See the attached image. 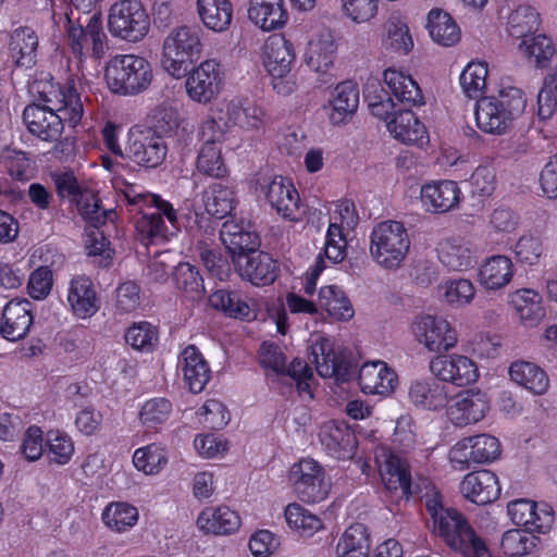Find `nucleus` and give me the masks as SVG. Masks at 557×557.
<instances>
[{"label":"nucleus","mask_w":557,"mask_h":557,"mask_svg":"<svg viewBox=\"0 0 557 557\" xmlns=\"http://www.w3.org/2000/svg\"><path fill=\"white\" fill-rule=\"evenodd\" d=\"M33 90L44 104H30L24 109L23 120L28 131L46 141L57 140L67 124L75 127L82 120L84 108L77 91L52 82H37Z\"/></svg>","instance_id":"obj_1"},{"label":"nucleus","mask_w":557,"mask_h":557,"mask_svg":"<svg viewBox=\"0 0 557 557\" xmlns=\"http://www.w3.org/2000/svg\"><path fill=\"white\" fill-rule=\"evenodd\" d=\"M114 187L121 205H126L131 212L141 213L135 228L144 246L165 243L180 230L177 212L169 201L146 193L138 185L116 182Z\"/></svg>","instance_id":"obj_2"},{"label":"nucleus","mask_w":557,"mask_h":557,"mask_svg":"<svg viewBox=\"0 0 557 557\" xmlns=\"http://www.w3.org/2000/svg\"><path fill=\"white\" fill-rule=\"evenodd\" d=\"M417 493L433 520L434 532L447 545L466 557H491L483 541L475 535L460 512L444 508L440 493L429 479L417 484Z\"/></svg>","instance_id":"obj_3"},{"label":"nucleus","mask_w":557,"mask_h":557,"mask_svg":"<svg viewBox=\"0 0 557 557\" xmlns=\"http://www.w3.org/2000/svg\"><path fill=\"white\" fill-rule=\"evenodd\" d=\"M527 99L521 89L506 87L497 95L481 97L475 104L474 117L478 128L488 135L508 133L516 119L524 111Z\"/></svg>","instance_id":"obj_4"},{"label":"nucleus","mask_w":557,"mask_h":557,"mask_svg":"<svg viewBox=\"0 0 557 557\" xmlns=\"http://www.w3.org/2000/svg\"><path fill=\"white\" fill-rule=\"evenodd\" d=\"M109 89L120 96H137L149 89L153 82L150 62L137 54H116L104 69Z\"/></svg>","instance_id":"obj_5"},{"label":"nucleus","mask_w":557,"mask_h":557,"mask_svg":"<svg viewBox=\"0 0 557 557\" xmlns=\"http://www.w3.org/2000/svg\"><path fill=\"white\" fill-rule=\"evenodd\" d=\"M409 248V233L399 221L380 222L370 234V256L384 269L396 270L400 268Z\"/></svg>","instance_id":"obj_6"},{"label":"nucleus","mask_w":557,"mask_h":557,"mask_svg":"<svg viewBox=\"0 0 557 557\" xmlns=\"http://www.w3.org/2000/svg\"><path fill=\"white\" fill-rule=\"evenodd\" d=\"M110 34L127 42H138L150 29L149 15L139 0H119L108 15Z\"/></svg>","instance_id":"obj_7"},{"label":"nucleus","mask_w":557,"mask_h":557,"mask_svg":"<svg viewBox=\"0 0 557 557\" xmlns=\"http://www.w3.org/2000/svg\"><path fill=\"white\" fill-rule=\"evenodd\" d=\"M288 481L296 496L311 504L326 499L332 487L325 469L311 458L294 463L289 469Z\"/></svg>","instance_id":"obj_8"},{"label":"nucleus","mask_w":557,"mask_h":557,"mask_svg":"<svg viewBox=\"0 0 557 557\" xmlns=\"http://www.w3.org/2000/svg\"><path fill=\"white\" fill-rule=\"evenodd\" d=\"M292 42L283 36H272L264 45L263 63L272 77L273 89L282 96H288L297 88L294 75L290 74L295 62Z\"/></svg>","instance_id":"obj_9"},{"label":"nucleus","mask_w":557,"mask_h":557,"mask_svg":"<svg viewBox=\"0 0 557 557\" xmlns=\"http://www.w3.org/2000/svg\"><path fill=\"white\" fill-rule=\"evenodd\" d=\"M200 32L182 26L172 30L163 42L162 67L174 77L186 72V64L201 51Z\"/></svg>","instance_id":"obj_10"},{"label":"nucleus","mask_w":557,"mask_h":557,"mask_svg":"<svg viewBox=\"0 0 557 557\" xmlns=\"http://www.w3.org/2000/svg\"><path fill=\"white\" fill-rule=\"evenodd\" d=\"M411 333L416 341L430 352H445L458 343L456 329L440 315L419 314L411 323Z\"/></svg>","instance_id":"obj_11"},{"label":"nucleus","mask_w":557,"mask_h":557,"mask_svg":"<svg viewBox=\"0 0 557 557\" xmlns=\"http://www.w3.org/2000/svg\"><path fill=\"white\" fill-rule=\"evenodd\" d=\"M373 454L381 480L388 491H399L400 497L406 498L417 493V485L413 490L409 467L404 458L383 445L376 446ZM423 479L420 478L416 484L421 483Z\"/></svg>","instance_id":"obj_12"},{"label":"nucleus","mask_w":557,"mask_h":557,"mask_svg":"<svg viewBox=\"0 0 557 557\" xmlns=\"http://www.w3.org/2000/svg\"><path fill=\"white\" fill-rule=\"evenodd\" d=\"M224 84V72L214 60L201 62L187 75L185 87L188 97L198 103H209L218 97Z\"/></svg>","instance_id":"obj_13"},{"label":"nucleus","mask_w":557,"mask_h":557,"mask_svg":"<svg viewBox=\"0 0 557 557\" xmlns=\"http://www.w3.org/2000/svg\"><path fill=\"white\" fill-rule=\"evenodd\" d=\"M490 409L488 398L479 389H466L448 398L446 417L455 425L465 428L484 419Z\"/></svg>","instance_id":"obj_14"},{"label":"nucleus","mask_w":557,"mask_h":557,"mask_svg":"<svg viewBox=\"0 0 557 557\" xmlns=\"http://www.w3.org/2000/svg\"><path fill=\"white\" fill-rule=\"evenodd\" d=\"M74 18V10L72 9L70 13H66L67 38L72 51L76 55L82 57L91 46L95 57H102L106 34L102 32L99 20L96 15L86 16V25L84 26L81 17H76L78 21L77 25L73 22Z\"/></svg>","instance_id":"obj_15"},{"label":"nucleus","mask_w":557,"mask_h":557,"mask_svg":"<svg viewBox=\"0 0 557 557\" xmlns=\"http://www.w3.org/2000/svg\"><path fill=\"white\" fill-rule=\"evenodd\" d=\"M431 373L442 382L466 386L476 382L479 369L475 362L465 355H441L430 362Z\"/></svg>","instance_id":"obj_16"},{"label":"nucleus","mask_w":557,"mask_h":557,"mask_svg":"<svg viewBox=\"0 0 557 557\" xmlns=\"http://www.w3.org/2000/svg\"><path fill=\"white\" fill-rule=\"evenodd\" d=\"M309 358L322 377L346 382L354 373L350 363L334 350L333 342L330 338L319 337L310 347Z\"/></svg>","instance_id":"obj_17"},{"label":"nucleus","mask_w":557,"mask_h":557,"mask_svg":"<svg viewBox=\"0 0 557 557\" xmlns=\"http://www.w3.org/2000/svg\"><path fill=\"white\" fill-rule=\"evenodd\" d=\"M164 140L151 132L131 133L126 154L135 163L146 168H157L166 157Z\"/></svg>","instance_id":"obj_18"},{"label":"nucleus","mask_w":557,"mask_h":557,"mask_svg":"<svg viewBox=\"0 0 557 557\" xmlns=\"http://www.w3.org/2000/svg\"><path fill=\"white\" fill-rule=\"evenodd\" d=\"M234 263L239 275L255 286L271 285L278 274L277 261L267 252L244 253Z\"/></svg>","instance_id":"obj_19"},{"label":"nucleus","mask_w":557,"mask_h":557,"mask_svg":"<svg viewBox=\"0 0 557 557\" xmlns=\"http://www.w3.org/2000/svg\"><path fill=\"white\" fill-rule=\"evenodd\" d=\"M511 521L524 527L530 532L546 533L553 525L554 513L545 505L529 499H516L507 506Z\"/></svg>","instance_id":"obj_20"},{"label":"nucleus","mask_w":557,"mask_h":557,"mask_svg":"<svg viewBox=\"0 0 557 557\" xmlns=\"http://www.w3.org/2000/svg\"><path fill=\"white\" fill-rule=\"evenodd\" d=\"M264 196L271 208L283 219H299V195L288 178L274 176L264 187Z\"/></svg>","instance_id":"obj_21"},{"label":"nucleus","mask_w":557,"mask_h":557,"mask_svg":"<svg viewBox=\"0 0 557 557\" xmlns=\"http://www.w3.org/2000/svg\"><path fill=\"white\" fill-rule=\"evenodd\" d=\"M33 321L32 302L27 299H12L3 308L0 333L8 341H20L27 335Z\"/></svg>","instance_id":"obj_22"},{"label":"nucleus","mask_w":557,"mask_h":557,"mask_svg":"<svg viewBox=\"0 0 557 557\" xmlns=\"http://www.w3.org/2000/svg\"><path fill=\"white\" fill-rule=\"evenodd\" d=\"M358 383L364 394L388 396L397 386V374L383 361H370L361 366Z\"/></svg>","instance_id":"obj_23"},{"label":"nucleus","mask_w":557,"mask_h":557,"mask_svg":"<svg viewBox=\"0 0 557 557\" xmlns=\"http://www.w3.org/2000/svg\"><path fill=\"white\" fill-rule=\"evenodd\" d=\"M220 239L234 260L257 250L260 245L259 235L248 222L233 219L222 224Z\"/></svg>","instance_id":"obj_24"},{"label":"nucleus","mask_w":557,"mask_h":557,"mask_svg":"<svg viewBox=\"0 0 557 557\" xmlns=\"http://www.w3.org/2000/svg\"><path fill=\"white\" fill-rule=\"evenodd\" d=\"M319 440L325 451L336 459H348L355 453L356 436L344 422L332 420L323 423Z\"/></svg>","instance_id":"obj_25"},{"label":"nucleus","mask_w":557,"mask_h":557,"mask_svg":"<svg viewBox=\"0 0 557 557\" xmlns=\"http://www.w3.org/2000/svg\"><path fill=\"white\" fill-rule=\"evenodd\" d=\"M462 495L476 505H486L500 495L497 475L490 470H480L467 474L460 483Z\"/></svg>","instance_id":"obj_26"},{"label":"nucleus","mask_w":557,"mask_h":557,"mask_svg":"<svg viewBox=\"0 0 557 557\" xmlns=\"http://www.w3.org/2000/svg\"><path fill=\"white\" fill-rule=\"evenodd\" d=\"M66 299L73 313L81 319L92 317L100 308L95 285L86 275H76L70 281Z\"/></svg>","instance_id":"obj_27"},{"label":"nucleus","mask_w":557,"mask_h":557,"mask_svg":"<svg viewBox=\"0 0 557 557\" xmlns=\"http://www.w3.org/2000/svg\"><path fill=\"white\" fill-rule=\"evenodd\" d=\"M437 258L448 271H467L476 262L470 243L461 237H447L437 244Z\"/></svg>","instance_id":"obj_28"},{"label":"nucleus","mask_w":557,"mask_h":557,"mask_svg":"<svg viewBox=\"0 0 557 557\" xmlns=\"http://www.w3.org/2000/svg\"><path fill=\"white\" fill-rule=\"evenodd\" d=\"M178 370L190 392L200 393L210 379V368L195 345H188L178 357Z\"/></svg>","instance_id":"obj_29"},{"label":"nucleus","mask_w":557,"mask_h":557,"mask_svg":"<svg viewBox=\"0 0 557 557\" xmlns=\"http://www.w3.org/2000/svg\"><path fill=\"white\" fill-rule=\"evenodd\" d=\"M460 188L454 181L432 182L421 188L422 205L434 213L454 209L460 200Z\"/></svg>","instance_id":"obj_30"},{"label":"nucleus","mask_w":557,"mask_h":557,"mask_svg":"<svg viewBox=\"0 0 557 557\" xmlns=\"http://www.w3.org/2000/svg\"><path fill=\"white\" fill-rule=\"evenodd\" d=\"M336 51L337 45L332 32L322 30L309 40L305 62L312 71L324 73L333 65Z\"/></svg>","instance_id":"obj_31"},{"label":"nucleus","mask_w":557,"mask_h":557,"mask_svg":"<svg viewBox=\"0 0 557 557\" xmlns=\"http://www.w3.org/2000/svg\"><path fill=\"white\" fill-rule=\"evenodd\" d=\"M387 131L406 145L423 146L429 138L424 125L408 109H398V113L387 121Z\"/></svg>","instance_id":"obj_32"},{"label":"nucleus","mask_w":557,"mask_h":557,"mask_svg":"<svg viewBox=\"0 0 557 557\" xmlns=\"http://www.w3.org/2000/svg\"><path fill=\"white\" fill-rule=\"evenodd\" d=\"M413 39L407 22L400 16H391L383 26L381 49L386 54L408 55L413 49Z\"/></svg>","instance_id":"obj_33"},{"label":"nucleus","mask_w":557,"mask_h":557,"mask_svg":"<svg viewBox=\"0 0 557 557\" xmlns=\"http://www.w3.org/2000/svg\"><path fill=\"white\" fill-rule=\"evenodd\" d=\"M249 20L264 32L281 28L288 18L284 0H251L248 9Z\"/></svg>","instance_id":"obj_34"},{"label":"nucleus","mask_w":557,"mask_h":557,"mask_svg":"<svg viewBox=\"0 0 557 557\" xmlns=\"http://www.w3.org/2000/svg\"><path fill=\"white\" fill-rule=\"evenodd\" d=\"M197 525L207 533L225 535L239 529L240 518L227 506L207 507L198 516Z\"/></svg>","instance_id":"obj_35"},{"label":"nucleus","mask_w":557,"mask_h":557,"mask_svg":"<svg viewBox=\"0 0 557 557\" xmlns=\"http://www.w3.org/2000/svg\"><path fill=\"white\" fill-rule=\"evenodd\" d=\"M509 376L512 382L533 395H544L549 388V379L546 372L530 361L512 362L509 367Z\"/></svg>","instance_id":"obj_36"},{"label":"nucleus","mask_w":557,"mask_h":557,"mask_svg":"<svg viewBox=\"0 0 557 557\" xmlns=\"http://www.w3.org/2000/svg\"><path fill=\"white\" fill-rule=\"evenodd\" d=\"M513 276V263L504 255L487 258L479 268V283L486 289L497 290L507 286Z\"/></svg>","instance_id":"obj_37"},{"label":"nucleus","mask_w":557,"mask_h":557,"mask_svg":"<svg viewBox=\"0 0 557 557\" xmlns=\"http://www.w3.org/2000/svg\"><path fill=\"white\" fill-rule=\"evenodd\" d=\"M384 83L391 94L407 107L423 104V95L411 75L395 69H387L383 73Z\"/></svg>","instance_id":"obj_38"},{"label":"nucleus","mask_w":557,"mask_h":557,"mask_svg":"<svg viewBox=\"0 0 557 557\" xmlns=\"http://www.w3.org/2000/svg\"><path fill=\"white\" fill-rule=\"evenodd\" d=\"M359 104L357 86L349 81L338 84L330 99V120L332 124L346 123L356 112Z\"/></svg>","instance_id":"obj_39"},{"label":"nucleus","mask_w":557,"mask_h":557,"mask_svg":"<svg viewBox=\"0 0 557 557\" xmlns=\"http://www.w3.org/2000/svg\"><path fill=\"white\" fill-rule=\"evenodd\" d=\"M212 307L235 319L250 320L257 315L258 304L244 299L237 292L220 289L210 296Z\"/></svg>","instance_id":"obj_40"},{"label":"nucleus","mask_w":557,"mask_h":557,"mask_svg":"<svg viewBox=\"0 0 557 557\" xmlns=\"http://www.w3.org/2000/svg\"><path fill=\"white\" fill-rule=\"evenodd\" d=\"M197 12L207 28L222 33L232 23L233 5L230 0H197Z\"/></svg>","instance_id":"obj_41"},{"label":"nucleus","mask_w":557,"mask_h":557,"mask_svg":"<svg viewBox=\"0 0 557 557\" xmlns=\"http://www.w3.org/2000/svg\"><path fill=\"white\" fill-rule=\"evenodd\" d=\"M508 299L524 324L534 325L545 315L542 296L534 289H517L508 295Z\"/></svg>","instance_id":"obj_42"},{"label":"nucleus","mask_w":557,"mask_h":557,"mask_svg":"<svg viewBox=\"0 0 557 557\" xmlns=\"http://www.w3.org/2000/svg\"><path fill=\"white\" fill-rule=\"evenodd\" d=\"M433 41L444 47H451L460 40L461 32L454 18L441 9H432L426 24Z\"/></svg>","instance_id":"obj_43"},{"label":"nucleus","mask_w":557,"mask_h":557,"mask_svg":"<svg viewBox=\"0 0 557 557\" xmlns=\"http://www.w3.org/2000/svg\"><path fill=\"white\" fill-rule=\"evenodd\" d=\"M11 53L18 67L30 69L36 63L38 37L29 27H18L11 36Z\"/></svg>","instance_id":"obj_44"},{"label":"nucleus","mask_w":557,"mask_h":557,"mask_svg":"<svg viewBox=\"0 0 557 557\" xmlns=\"http://www.w3.org/2000/svg\"><path fill=\"white\" fill-rule=\"evenodd\" d=\"M409 397L416 406L429 410L441 409L448 401L446 386L435 381L412 383L409 389Z\"/></svg>","instance_id":"obj_45"},{"label":"nucleus","mask_w":557,"mask_h":557,"mask_svg":"<svg viewBox=\"0 0 557 557\" xmlns=\"http://www.w3.org/2000/svg\"><path fill=\"white\" fill-rule=\"evenodd\" d=\"M318 306L338 321H349L355 314L350 300L344 290L336 285L320 288Z\"/></svg>","instance_id":"obj_46"},{"label":"nucleus","mask_w":557,"mask_h":557,"mask_svg":"<svg viewBox=\"0 0 557 557\" xmlns=\"http://www.w3.org/2000/svg\"><path fill=\"white\" fill-rule=\"evenodd\" d=\"M169 461V450L160 443H151L134 451V467L146 475L160 473Z\"/></svg>","instance_id":"obj_47"},{"label":"nucleus","mask_w":557,"mask_h":557,"mask_svg":"<svg viewBox=\"0 0 557 557\" xmlns=\"http://www.w3.org/2000/svg\"><path fill=\"white\" fill-rule=\"evenodd\" d=\"M370 541L367 528L361 523L350 525L341 536L337 546V557H368Z\"/></svg>","instance_id":"obj_48"},{"label":"nucleus","mask_w":557,"mask_h":557,"mask_svg":"<svg viewBox=\"0 0 557 557\" xmlns=\"http://www.w3.org/2000/svg\"><path fill=\"white\" fill-rule=\"evenodd\" d=\"M226 123L242 128H259L264 123L265 113L260 107L232 100L226 106Z\"/></svg>","instance_id":"obj_49"},{"label":"nucleus","mask_w":557,"mask_h":557,"mask_svg":"<svg viewBox=\"0 0 557 557\" xmlns=\"http://www.w3.org/2000/svg\"><path fill=\"white\" fill-rule=\"evenodd\" d=\"M206 211L218 219L230 214L234 208V191L222 184H213L202 195Z\"/></svg>","instance_id":"obj_50"},{"label":"nucleus","mask_w":557,"mask_h":557,"mask_svg":"<svg viewBox=\"0 0 557 557\" xmlns=\"http://www.w3.org/2000/svg\"><path fill=\"white\" fill-rule=\"evenodd\" d=\"M540 15L530 5L523 4L515 9L508 18V30L512 37L529 38L537 30Z\"/></svg>","instance_id":"obj_51"},{"label":"nucleus","mask_w":557,"mask_h":557,"mask_svg":"<svg viewBox=\"0 0 557 557\" xmlns=\"http://www.w3.org/2000/svg\"><path fill=\"white\" fill-rule=\"evenodd\" d=\"M539 543V537L530 531L508 530L503 534L500 547L508 557H521L530 554Z\"/></svg>","instance_id":"obj_52"},{"label":"nucleus","mask_w":557,"mask_h":557,"mask_svg":"<svg viewBox=\"0 0 557 557\" xmlns=\"http://www.w3.org/2000/svg\"><path fill=\"white\" fill-rule=\"evenodd\" d=\"M104 524L113 531L124 532L138 520L137 508L127 503H112L102 512Z\"/></svg>","instance_id":"obj_53"},{"label":"nucleus","mask_w":557,"mask_h":557,"mask_svg":"<svg viewBox=\"0 0 557 557\" xmlns=\"http://www.w3.org/2000/svg\"><path fill=\"white\" fill-rule=\"evenodd\" d=\"M487 64L485 62H470L463 69L459 76V84L469 98L481 97L485 87L487 78Z\"/></svg>","instance_id":"obj_54"},{"label":"nucleus","mask_w":557,"mask_h":557,"mask_svg":"<svg viewBox=\"0 0 557 557\" xmlns=\"http://www.w3.org/2000/svg\"><path fill=\"white\" fill-rule=\"evenodd\" d=\"M518 49L528 60L540 67L545 66L555 52L552 40L545 35L522 39Z\"/></svg>","instance_id":"obj_55"},{"label":"nucleus","mask_w":557,"mask_h":557,"mask_svg":"<svg viewBox=\"0 0 557 557\" xmlns=\"http://www.w3.org/2000/svg\"><path fill=\"white\" fill-rule=\"evenodd\" d=\"M287 524L305 536H311L322 528L321 519L299 504H289L285 509Z\"/></svg>","instance_id":"obj_56"},{"label":"nucleus","mask_w":557,"mask_h":557,"mask_svg":"<svg viewBox=\"0 0 557 557\" xmlns=\"http://www.w3.org/2000/svg\"><path fill=\"white\" fill-rule=\"evenodd\" d=\"M172 412V404L163 398L156 397L144 403L139 411L140 423L149 429H157L158 425L168 421Z\"/></svg>","instance_id":"obj_57"},{"label":"nucleus","mask_w":557,"mask_h":557,"mask_svg":"<svg viewBox=\"0 0 557 557\" xmlns=\"http://www.w3.org/2000/svg\"><path fill=\"white\" fill-rule=\"evenodd\" d=\"M150 119L156 132L165 136L176 134L183 122L178 111L165 102L158 104L151 111Z\"/></svg>","instance_id":"obj_58"},{"label":"nucleus","mask_w":557,"mask_h":557,"mask_svg":"<svg viewBox=\"0 0 557 557\" xmlns=\"http://www.w3.org/2000/svg\"><path fill=\"white\" fill-rule=\"evenodd\" d=\"M47 455L51 462L66 465L74 454V443L70 435L60 431H50L47 434Z\"/></svg>","instance_id":"obj_59"},{"label":"nucleus","mask_w":557,"mask_h":557,"mask_svg":"<svg viewBox=\"0 0 557 557\" xmlns=\"http://www.w3.org/2000/svg\"><path fill=\"white\" fill-rule=\"evenodd\" d=\"M125 341L134 349L149 352L158 341L157 330L151 323L146 321L134 323L126 331Z\"/></svg>","instance_id":"obj_60"},{"label":"nucleus","mask_w":557,"mask_h":557,"mask_svg":"<svg viewBox=\"0 0 557 557\" xmlns=\"http://www.w3.org/2000/svg\"><path fill=\"white\" fill-rule=\"evenodd\" d=\"M441 289L445 301L455 307L469 305L475 295V287L471 281L466 278L449 280Z\"/></svg>","instance_id":"obj_61"},{"label":"nucleus","mask_w":557,"mask_h":557,"mask_svg":"<svg viewBox=\"0 0 557 557\" xmlns=\"http://www.w3.org/2000/svg\"><path fill=\"white\" fill-rule=\"evenodd\" d=\"M467 438L471 441L469 447L472 450V462H491L499 457L500 443L495 436L479 434Z\"/></svg>","instance_id":"obj_62"},{"label":"nucleus","mask_w":557,"mask_h":557,"mask_svg":"<svg viewBox=\"0 0 557 557\" xmlns=\"http://www.w3.org/2000/svg\"><path fill=\"white\" fill-rule=\"evenodd\" d=\"M176 286L191 298H199L205 292L203 282L197 269L188 262L180 263L174 271Z\"/></svg>","instance_id":"obj_63"},{"label":"nucleus","mask_w":557,"mask_h":557,"mask_svg":"<svg viewBox=\"0 0 557 557\" xmlns=\"http://www.w3.org/2000/svg\"><path fill=\"white\" fill-rule=\"evenodd\" d=\"M537 113L541 119H549L557 111V70L544 79L537 95Z\"/></svg>","instance_id":"obj_64"}]
</instances>
